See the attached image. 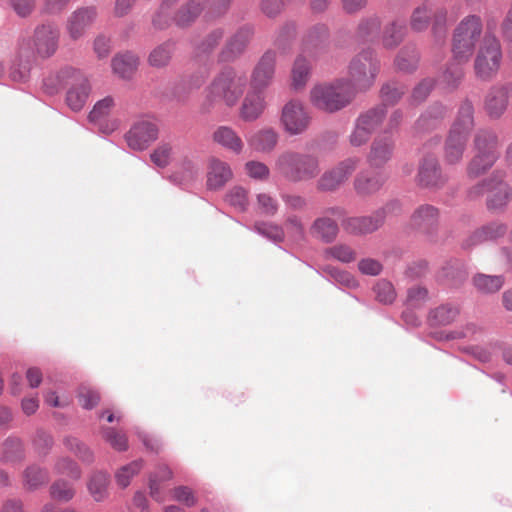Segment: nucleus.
Segmentation results:
<instances>
[{
	"mask_svg": "<svg viewBox=\"0 0 512 512\" xmlns=\"http://www.w3.org/2000/svg\"><path fill=\"white\" fill-rule=\"evenodd\" d=\"M68 84L70 87L66 92L65 102L72 111H80L92 90L91 83L84 74L72 67H66L44 80V86L51 94Z\"/></svg>",
	"mask_w": 512,
	"mask_h": 512,
	"instance_id": "nucleus-1",
	"label": "nucleus"
},
{
	"mask_svg": "<svg viewBox=\"0 0 512 512\" xmlns=\"http://www.w3.org/2000/svg\"><path fill=\"white\" fill-rule=\"evenodd\" d=\"M357 93L346 78L316 84L310 90V102L319 110L334 113L349 106Z\"/></svg>",
	"mask_w": 512,
	"mask_h": 512,
	"instance_id": "nucleus-2",
	"label": "nucleus"
},
{
	"mask_svg": "<svg viewBox=\"0 0 512 512\" xmlns=\"http://www.w3.org/2000/svg\"><path fill=\"white\" fill-rule=\"evenodd\" d=\"M380 61L372 49H364L357 53L347 68L348 80L358 94L370 89L380 72Z\"/></svg>",
	"mask_w": 512,
	"mask_h": 512,
	"instance_id": "nucleus-3",
	"label": "nucleus"
},
{
	"mask_svg": "<svg viewBox=\"0 0 512 512\" xmlns=\"http://www.w3.org/2000/svg\"><path fill=\"white\" fill-rule=\"evenodd\" d=\"M276 168L281 176L292 182L312 179L319 171L318 161L315 157L296 153L280 155Z\"/></svg>",
	"mask_w": 512,
	"mask_h": 512,
	"instance_id": "nucleus-4",
	"label": "nucleus"
},
{
	"mask_svg": "<svg viewBox=\"0 0 512 512\" xmlns=\"http://www.w3.org/2000/svg\"><path fill=\"white\" fill-rule=\"evenodd\" d=\"M246 82L245 73L233 68H226L213 81L210 93L226 105L233 106L243 95Z\"/></svg>",
	"mask_w": 512,
	"mask_h": 512,
	"instance_id": "nucleus-5",
	"label": "nucleus"
},
{
	"mask_svg": "<svg viewBox=\"0 0 512 512\" xmlns=\"http://www.w3.org/2000/svg\"><path fill=\"white\" fill-rule=\"evenodd\" d=\"M481 31L482 24L478 16H468L460 22L453 39V54L456 60L466 62L470 58Z\"/></svg>",
	"mask_w": 512,
	"mask_h": 512,
	"instance_id": "nucleus-6",
	"label": "nucleus"
},
{
	"mask_svg": "<svg viewBox=\"0 0 512 512\" xmlns=\"http://www.w3.org/2000/svg\"><path fill=\"white\" fill-rule=\"evenodd\" d=\"M501 60L502 51L499 40L495 36L487 34L481 42L475 59L476 76L482 80H490L497 74Z\"/></svg>",
	"mask_w": 512,
	"mask_h": 512,
	"instance_id": "nucleus-7",
	"label": "nucleus"
},
{
	"mask_svg": "<svg viewBox=\"0 0 512 512\" xmlns=\"http://www.w3.org/2000/svg\"><path fill=\"white\" fill-rule=\"evenodd\" d=\"M59 30L52 24H44L35 29L32 40L20 46L21 55L29 54L31 46L33 53L41 57H49L55 53L58 47Z\"/></svg>",
	"mask_w": 512,
	"mask_h": 512,
	"instance_id": "nucleus-8",
	"label": "nucleus"
},
{
	"mask_svg": "<svg viewBox=\"0 0 512 512\" xmlns=\"http://www.w3.org/2000/svg\"><path fill=\"white\" fill-rule=\"evenodd\" d=\"M477 155L468 165V175L477 177L485 173L497 160V141L488 133L476 137Z\"/></svg>",
	"mask_w": 512,
	"mask_h": 512,
	"instance_id": "nucleus-9",
	"label": "nucleus"
},
{
	"mask_svg": "<svg viewBox=\"0 0 512 512\" xmlns=\"http://www.w3.org/2000/svg\"><path fill=\"white\" fill-rule=\"evenodd\" d=\"M484 192L488 193L487 206L491 211L504 208L511 200V189L509 185L501 179H492L487 183L472 187L469 191V196L470 198H476Z\"/></svg>",
	"mask_w": 512,
	"mask_h": 512,
	"instance_id": "nucleus-10",
	"label": "nucleus"
},
{
	"mask_svg": "<svg viewBox=\"0 0 512 512\" xmlns=\"http://www.w3.org/2000/svg\"><path fill=\"white\" fill-rule=\"evenodd\" d=\"M397 204H388L368 216L349 217L344 223V230L350 235H365L375 232L379 229L388 213H390Z\"/></svg>",
	"mask_w": 512,
	"mask_h": 512,
	"instance_id": "nucleus-11",
	"label": "nucleus"
},
{
	"mask_svg": "<svg viewBox=\"0 0 512 512\" xmlns=\"http://www.w3.org/2000/svg\"><path fill=\"white\" fill-rule=\"evenodd\" d=\"M359 160L357 158H347L337 166L327 170L318 179L316 187L321 192H333L353 175Z\"/></svg>",
	"mask_w": 512,
	"mask_h": 512,
	"instance_id": "nucleus-12",
	"label": "nucleus"
},
{
	"mask_svg": "<svg viewBox=\"0 0 512 512\" xmlns=\"http://www.w3.org/2000/svg\"><path fill=\"white\" fill-rule=\"evenodd\" d=\"M280 122L285 128H307L313 124V118L302 101L293 99L282 107Z\"/></svg>",
	"mask_w": 512,
	"mask_h": 512,
	"instance_id": "nucleus-13",
	"label": "nucleus"
},
{
	"mask_svg": "<svg viewBox=\"0 0 512 512\" xmlns=\"http://www.w3.org/2000/svg\"><path fill=\"white\" fill-rule=\"evenodd\" d=\"M432 18L435 21L434 32L436 33L446 20V12L442 9H435L432 4L425 2L413 10L410 27L417 32L423 31L428 28Z\"/></svg>",
	"mask_w": 512,
	"mask_h": 512,
	"instance_id": "nucleus-14",
	"label": "nucleus"
},
{
	"mask_svg": "<svg viewBox=\"0 0 512 512\" xmlns=\"http://www.w3.org/2000/svg\"><path fill=\"white\" fill-rule=\"evenodd\" d=\"M97 9L93 6L75 10L66 22V31L73 40L82 38L97 18Z\"/></svg>",
	"mask_w": 512,
	"mask_h": 512,
	"instance_id": "nucleus-15",
	"label": "nucleus"
},
{
	"mask_svg": "<svg viewBox=\"0 0 512 512\" xmlns=\"http://www.w3.org/2000/svg\"><path fill=\"white\" fill-rule=\"evenodd\" d=\"M276 66V53L265 52L254 67L250 86L253 89L264 91L273 81Z\"/></svg>",
	"mask_w": 512,
	"mask_h": 512,
	"instance_id": "nucleus-16",
	"label": "nucleus"
},
{
	"mask_svg": "<svg viewBox=\"0 0 512 512\" xmlns=\"http://www.w3.org/2000/svg\"><path fill=\"white\" fill-rule=\"evenodd\" d=\"M416 182L423 187H437L445 183V177L435 156L427 155L423 158Z\"/></svg>",
	"mask_w": 512,
	"mask_h": 512,
	"instance_id": "nucleus-17",
	"label": "nucleus"
},
{
	"mask_svg": "<svg viewBox=\"0 0 512 512\" xmlns=\"http://www.w3.org/2000/svg\"><path fill=\"white\" fill-rule=\"evenodd\" d=\"M511 96L512 84L492 88L485 100L487 114L491 118H499L506 110Z\"/></svg>",
	"mask_w": 512,
	"mask_h": 512,
	"instance_id": "nucleus-18",
	"label": "nucleus"
},
{
	"mask_svg": "<svg viewBox=\"0 0 512 512\" xmlns=\"http://www.w3.org/2000/svg\"><path fill=\"white\" fill-rule=\"evenodd\" d=\"M265 107L266 103L263 91L250 88L242 101L240 116L246 121H253L263 113Z\"/></svg>",
	"mask_w": 512,
	"mask_h": 512,
	"instance_id": "nucleus-19",
	"label": "nucleus"
},
{
	"mask_svg": "<svg viewBox=\"0 0 512 512\" xmlns=\"http://www.w3.org/2000/svg\"><path fill=\"white\" fill-rule=\"evenodd\" d=\"M393 150V141L387 131L382 132L375 137L371 145L369 162L374 166H382L389 161Z\"/></svg>",
	"mask_w": 512,
	"mask_h": 512,
	"instance_id": "nucleus-20",
	"label": "nucleus"
},
{
	"mask_svg": "<svg viewBox=\"0 0 512 512\" xmlns=\"http://www.w3.org/2000/svg\"><path fill=\"white\" fill-rule=\"evenodd\" d=\"M468 135L464 130H452L445 142V160L448 164H456L463 157Z\"/></svg>",
	"mask_w": 512,
	"mask_h": 512,
	"instance_id": "nucleus-21",
	"label": "nucleus"
},
{
	"mask_svg": "<svg viewBox=\"0 0 512 512\" xmlns=\"http://www.w3.org/2000/svg\"><path fill=\"white\" fill-rule=\"evenodd\" d=\"M139 57L132 52H123L116 54L111 60L113 73L122 79H131L137 71Z\"/></svg>",
	"mask_w": 512,
	"mask_h": 512,
	"instance_id": "nucleus-22",
	"label": "nucleus"
},
{
	"mask_svg": "<svg viewBox=\"0 0 512 512\" xmlns=\"http://www.w3.org/2000/svg\"><path fill=\"white\" fill-rule=\"evenodd\" d=\"M387 180V177L382 173L375 172H361L357 175L354 181L356 193L361 196H368L376 194Z\"/></svg>",
	"mask_w": 512,
	"mask_h": 512,
	"instance_id": "nucleus-23",
	"label": "nucleus"
},
{
	"mask_svg": "<svg viewBox=\"0 0 512 512\" xmlns=\"http://www.w3.org/2000/svg\"><path fill=\"white\" fill-rule=\"evenodd\" d=\"M109 474L105 471H95L87 478L86 488L93 500L97 503L104 502L109 495Z\"/></svg>",
	"mask_w": 512,
	"mask_h": 512,
	"instance_id": "nucleus-24",
	"label": "nucleus"
},
{
	"mask_svg": "<svg viewBox=\"0 0 512 512\" xmlns=\"http://www.w3.org/2000/svg\"><path fill=\"white\" fill-rule=\"evenodd\" d=\"M438 210L433 205H422L415 210L411 217V225L415 229L428 232L437 224Z\"/></svg>",
	"mask_w": 512,
	"mask_h": 512,
	"instance_id": "nucleus-25",
	"label": "nucleus"
},
{
	"mask_svg": "<svg viewBox=\"0 0 512 512\" xmlns=\"http://www.w3.org/2000/svg\"><path fill=\"white\" fill-rule=\"evenodd\" d=\"M232 177L233 173L228 164L214 159L211 161L210 171L207 174V186L210 189H219Z\"/></svg>",
	"mask_w": 512,
	"mask_h": 512,
	"instance_id": "nucleus-26",
	"label": "nucleus"
},
{
	"mask_svg": "<svg viewBox=\"0 0 512 512\" xmlns=\"http://www.w3.org/2000/svg\"><path fill=\"white\" fill-rule=\"evenodd\" d=\"M278 135L273 130H251L248 144L259 152H268L277 145Z\"/></svg>",
	"mask_w": 512,
	"mask_h": 512,
	"instance_id": "nucleus-27",
	"label": "nucleus"
},
{
	"mask_svg": "<svg viewBox=\"0 0 512 512\" xmlns=\"http://www.w3.org/2000/svg\"><path fill=\"white\" fill-rule=\"evenodd\" d=\"M157 138V130H128L125 134L127 145L138 151L148 148Z\"/></svg>",
	"mask_w": 512,
	"mask_h": 512,
	"instance_id": "nucleus-28",
	"label": "nucleus"
},
{
	"mask_svg": "<svg viewBox=\"0 0 512 512\" xmlns=\"http://www.w3.org/2000/svg\"><path fill=\"white\" fill-rule=\"evenodd\" d=\"M311 233L323 242L331 243L335 240L338 234V225L331 218H317L311 227Z\"/></svg>",
	"mask_w": 512,
	"mask_h": 512,
	"instance_id": "nucleus-29",
	"label": "nucleus"
},
{
	"mask_svg": "<svg viewBox=\"0 0 512 512\" xmlns=\"http://www.w3.org/2000/svg\"><path fill=\"white\" fill-rule=\"evenodd\" d=\"M505 233V227L502 224H489L472 233L464 242L465 248L478 245L481 242L497 238Z\"/></svg>",
	"mask_w": 512,
	"mask_h": 512,
	"instance_id": "nucleus-30",
	"label": "nucleus"
},
{
	"mask_svg": "<svg viewBox=\"0 0 512 512\" xmlns=\"http://www.w3.org/2000/svg\"><path fill=\"white\" fill-rule=\"evenodd\" d=\"M406 27L404 24L393 21L384 27L381 43L385 49H394L404 39Z\"/></svg>",
	"mask_w": 512,
	"mask_h": 512,
	"instance_id": "nucleus-31",
	"label": "nucleus"
},
{
	"mask_svg": "<svg viewBox=\"0 0 512 512\" xmlns=\"http://www.w3.org/2000/svg\"><path fill=\"white\" fill-rule=\"evenodd\" d=\"M387 111L384 105L372 107L357 118L356 128H373L383 124Z\"/></svg>",
	"mask_w": 512,
	"mask_h": 512,
	"instance_id": "nucleus-32",
	"label": "nucleus"
},
{
	"mask_svg": "<svg viewBox=\"0 0 512 512\" xmlns=\"http://www.w3.org/2000/svg\"><path fill=\"white\" fill-rule=\"evenodd\" d=\"M143 468L142 460H135L122 465L114 473V478L117 486L122 489H126L133 477L140 473Z\"/></svg>",
	"mask_w": 512,
	"mask_h": 512,
	"instance_id": "nucleus-33",
	"label": "nucleus"
},
{
	"mask_svg": "<svg viewBox=\"0 0 512 512\" xmlns=\"http://www.w3.org/2000/svg\"><path fill=\"white\" fill-rule=\"evenodd\" d=\"M174 52V43L167 41L156 46L148 56V63L155 68H162L169 64Z\"/></svg>",
	"mask_w": 512,
	"mask_h": 512,
	"instance_id": "nucleus-34",
	"label": "nucleus"
},
{
	"mask_svg": "<svg viewBox=\"0 0 512 512\" xmlns=\"http://www.w3.org/2000/svg\"><path fill=\"white\" fill-rule=\"evenodd\" d=\"M419 62V54L415 47L405 46L397 54L395 58V66L398 70L404 72L414 71Z\"/></svg>",
	"mask_w": 512,
	"mask_h": 512,
	"instance_id": "nucleus-35",
	"label": "nucleus"
},
{
	"mask_svg": "<svg viewBox=\"0 0 512 512\" xmlns=\"http://www.w3.org/2000/svg\"><path fill=\"white\" fill-rule=\"evenodd\" d=\"M115 107V99L112 96H106L98 100L89 112L88 119L91 124H100L105 120Z\"/></svg>",
	"mask_w": 512,
	"mask_h": 512,
	"instance_id": "nucleus-36",
	"label": "nucleus"
},
{
	"mask_svg": "<svg viewBox=\"0 0 512 512\" xmlns=\"http://www.w3.org/2000/svg\"><path fill=\"white\" fill-rule=\"evenodd\" d=\"M49 474L46 469L31 465L24 472V485L30 490H37L40 486L48 483Z\"/></svg>",
	"mask_w": 512,
	"mask_h": 512,
	"instance_id": "nucleus-37",
	"label": "nucleus"
},
{
	"mask_svg": "<svg viewBox=\"0 0 512 512\" xmlns=\"http://www.w3.org/2000/svg\"><path fill=\"white\" fill-rule=\"evenodd\" d=\"M309 75L310 65L308 61L302 56L297 57L292 68V87L295 90L303 88L309 79Z\"/></svg>",
	"mask_w": 512,
	"mask_h": 512,
	"instance_id": "nucleus-38",
	"label": "nucleus"
},
{
	"mask_svg": "<svg viewBox=\"0 0 512 512\" xmlns=\"http://www.w3.org/2000/svg\"><path fill=\"white\" fill-rule=\"evenodd\" d=\"M503 284L504 280L499 275L478 274L474 277V285L476 289L484 294L498 292Z\"/></svg>",
	"mask_w": 512,
	"mask_h": 512,
	"instance_id": "nucleus-39",
	"label": "nucleus"
},
{
	"mask_svg": "<svg viewBox=\"0 0 512 512\" xmlns=\"http://www.w3.org/2000/svg\"><path fill=\"white\" fill-rule=\"evenodd\" d=\"M172 472L167 466H161L158 473L151 475L149 479L150 496L153 500L162 503L165 498L161 492V482L171 478Z\"/></svg>",
	"mask_w": 512,
	"mask_h": 512,
	"instance_id": "nucleus-40",
	"label": "nucleus"
},
{
	"mask_svg": "<svg viewBox=\"0 0 512 512\" xmlns=\"http://www.w3.org/2000/svg\"><path fill=\"white\" fill-rule=\"evenodd\" d=\"M54 472L70 477L72 480H79L82 476V471L78 463L69 457H60L54 463Z\"/></svg>",
	"mask_w": 512,
	"mask_h": 512,
	"instance_id": "nucleus-41",
	"label": "nucleus"
},
{
	"mask_svg": "<svg viewBox=\"0 0 512 512\" xmlns=\"http://www.w3.org/2000/svg\"><path fill=\"white\" fill-rule=\"evenodd\" d=\"M380 25V19L376 16L362 19L358 25L357 36L363 41H371L378 35Z\"/></svg>",
	"mask_w": 512,
	"mask_h": 512,
	"instance_id": "nucleus-42",
	"label": "nucleus"
},
{
	"mask_svg": "<svg viewBox=\"0 0 512 512\" xmlns=\"http://www.w3.org/2000/svg\"><path fill=\"white\" fill-rule=\"evenodd\" d=\"M64 446L67 450L78 456L84 463L94 462V453L92 450L78 439L72 437L65 438Z\"/></svg>",
	"mask_w": 512,
	"mask_h": 512,
	"instance_id": "nucleus-43",
	"label": "nucleus"
},
{
	"mask_svg": "<svg viewBox=\"0 0 512 512\" xmlns=\"http://www.w3.org/2000/svg\"><path fill=\"white\" fill-rule=\"evenodd\" d=\"M74 495L75 490L70 482L59 480L50 486V496L56 501L68 503L73 499Z\"/></svg>",
	"mask_w": 512,
	"mask_h": 512,
	"instance_id": "nucleus-44",
	"label": "nucleus"
},
{
	"mask_svg": "<svg viewBox=\"0 0 512 512\" xmlns=\"http://www.w3.org/2000/svg\"><path fill=\"white\" fill-rule=\"evenodd\" d=\"M325 255L348 264L356 260V251L347 244H335L325 250Z\"/></svg>",
	"mask_w": 512,
	"mask_h": 512,
	"instance_id": "nucleus-45",
	"label": "nucleus"
},
{
	"mask_svg": "<svg viewBox=\"0 0 512 512\" xmlns=\"http://www.w3.org/2000/svg\"><path fill=\"white\" fill-rule=\"evenodd\" d=\"M214 141L236 153L240 152L242 148L241 139L234 130H217L214 133Z\"/></svg>",
	"mask_w": 512,
	"mask_h": 512,
	"instance_id": "nucleus-46",
	"label": "nucleus"
},
{
	"mask_svg": "<svg viewBox=\"0 0 512 512\" xmlns=\"http://www.w3.org/2000/svg\"><path fill=\"white\" fill-rule=\"evenodd\" d=\"M446 108L435 103L431 105L420 117L419 125L421 126H435L439 124V121L446 115Z\"/></svg>",
	"mask_w": 512,
	"mask_h": 512,
	"instance_id": "nucleus-47",
	"label": "nucleus"
},
{
	"mask_svg": "<svg viewBox=\"0 0 512 512\" xmlns=\"http://www.w3.org/2000/svg\"><path fill=\"white\" fill-rule=\"evenodd\" d=\"M102 433L104 440L116 451L124 452L127 450L128 442L124 432H118L113 428H104Z\"/></svg>",
	"mask_w": 512,
	"mask_h": 512,
	"instance_id": "nucleus-48",
	"label": "nucleus"
},
{
	"mask_svg": "<svg viewBox=\"0 0 512 512\" xmlns=\"http://www.w3.org/2000/svg\"><path fill=\"white\" fill-rule=\"evenodd\" d=\"M252 32L248 28L240 29L229 41L227 48L233 55L241 53L251 38Z\"/></svg>",
	"mask_w": 512,
	"mask_h": 512,
	"instance_id": "nucleus-49",
	"label": "nucleus"
},
{
	"mask_svg": "<svg viewBox=\"0 0 512 512\" xmlns=\"http://www.w3.org/2000/svg\"><path fill=\"white\" fill-rule=\"evenodd\" d=\"M458 313L457 307L444 304L434 310L433 318L438 325H449L456 319Z\"/></svg>",
	"mask_w": 512,
	"mask_h": 512,
	"instance_id": "nucleus-50",
	"label": "nucleus"
},
{
	"mask_svg": "<svg viewBox=\"0 0 512 512\" xmlns=\"http://www.w3.org/2000/svg\"><path fill=\"white\" fill-rule=\"evenodd\" d=\"M435 81L432 78H425L419 82L413 89L411 101L413 104H419L426 100L434 88Z\"/></svg>",
	"mask_w": 512,
	"mask_h": 512,
	"instance_id": "nucleus-51",
	"label": "nucleus"
},
{
	"mask_svg": "<svg viewBox=\"0 0 512 512\" xmlns=\"http://www.w3.org/2000/svg\"><path fill=\"white\" fill-rule=\"evenodd\" d=\"M376 299L382 303V304H391L395 296L393 285L386 281V280H380L374 287Z\"/></svg>",
	"mask_w": 512,
	"mask_h": 512,
	"instance_id": "nucleus-52",
	"label": "nucleus"
},
{
	"mask_svg": "<svg viewBox=\"0 0 512 512\" xmlns=\"http://www.w3.org/2000/svg\"><path fill=\"white\" fill-rule=\"evenodd\" d=\"M22 56L23 55L20 54V57ZM25 56H28V54H26ZM30 70L31 61L27 60L23 62L22 59L19 58L17 62H15L11 67L10 77L13 81H25L26 79H28L30 75Z\"/></svg>",
	"mask_w": 512,
	"mask_h": 512,
	"instance_id": "nucleus-53",
	"label": "nucleus"
},
{
	"mask_svg": "<svg viewBox=\"0 0 512 512\" xmlns=\"http://www.w3.org/2000/svg\"><path fill=\"white\" fill-rule=\"evenodd\" d=\"M460 63H452L443 73V82L448 88H455L463 77V71Z\"/></svg>",
	"mask_w": 512,
	"mask_h": 512,
	"instance_id": "nucleus-54",
	"label": "nucleus"
},
{
	"mask_svg": "<svg viewBox=\"0 0 512 512\" xmlns=\"http://www.w3.org/2000/svg\"><path fill=\"white\" fill-rule=\"evenodd\" d=\"M405 94V88L397 84H386L381 88V95L389 104L397 103Z\"/></svg>",
	"mask_w": 512,
	"mask_h": 512,
	"instance_id": "nucleus-55",
	"label": "nucleus"
},
{
	"mask_svg": "<svg viewBox=\"0 0 512 512\" xmlns=\"http://www.w3.org/2000/svg\"><path fill=\"white\" fill-rule=\"evenodd\" d=\"M473 107L470 103H464L458 112L456 128H469L473 125Z\"/></svg>",
	"mask_w": 512,
	"mask_h": 512,
	"instance_id": "nucleus-56",
	"label": "nucleus"
},
{
	"mask_svg": "<svg viewBox=\"0 0 512 512\" xmlns=\"http://www.w3.org/2000/svg\"><path fill=\"white\" fill-rule=\"evenodd\" d=\"M227 201L240 209H245L248 204L247 192L241 187H234L227 194Z\"/></svg>",
	"mask_w": 512,
	"mask_h": 512,
	"instance_id": "nucleus-57",
	"label": "nucleus"
},
{
	"mask_svg": "<svg viewBox=\"0 0 512 512\" xmlns=\"http://www.w3.org/2000/svg\"><path fill=\"white\" fill-rule=\"evenodd\" d=\"M358 269L361 274L376 276L381 273L382 265L375 259L365 258L359 261Z\"/></svg>",
	"mask_w": 512,
	"mask_h": 512,
	"instance_id": "nucleus-58",
	"label": "nucleus"
},
{
	"mask_svg": "<svg viewBox=\"0 0 512 512\" xmlns=\"http://www.w3.org/2000/svg\"><path fill=\"white\" fill-rule=\"evenodd\" d=\"M93 50L99 59L108 57L111 52V41L109 38L99 35L94 39Z\"/></svg>",
	"mask_w": 512,
	"mask_h": 512,
	"instance_id": "nucleus-59",
	"label": "nucleus"
},
{
	"mask_svg": "<svg viewBox=\"0 0 512 512\" xmlns=\"http://www.w3.org/2000/svg\"><path fill=\"white\" fill-rule=\"evenodd\" d=\"M79 401L83 408L92 409L98 403L99 395L92 389L83 387L79 393Z\"/></svg>",
	"mask_w": 512,
	"mask_h": 512,
	"instance_id": "nucleus-60",
	"label": "nucleus"
},
{
	"mask_svg": "<svg viewBox=\"0 0 512 512\" xmlns=\"http://www.w3.org/2000/svg\"><path fill=\"white\" fill-rule=\"evenodd\" d=\"M246 170L248 175L255 179H265L269 175L268 166L260 162H248L246 164Z\"/></svg>",
	"mask_w": 512,
	"mask_h": 512,
	"instance_id": "nucleus-61",
	"label": "nucleus"
},
{
	"mask_svg": "<svg viewBox=\"0 0 512 512\" xmlns=\"http://www.w3.org/2000/svg\"><path fill=\"white\" fill-rule=\"evenodd\" d=\"M151 161L156 166L163 168L169 165L170 161V148L168 146H161L151 155Z\"/></svg>",
	"mask_w": 512,
	"mask_h": 512,
	"instance_id": "nucleus-62",
	"label": "nucleus"
},
{
	"mask_svg": "<svg viewBox=\"0 0 512 512\" xmlns=\"http://www.w3.org/2000/svg\"><path fill=\"white\" fill-rule=\"evenodd\" d=\"M174 20L176 24L180 27H185L190 24L192 20V8L190 1H188L178 9L174 17Z\"/></svg>",
	"mask_w": 512,
	"mask_h": 512,
	"instance_id": "nucleus-63",
	"label": "nucleus"
},
{
	"mask_svg": "<svg viewBox=\"0 0 512 512\" xmlns=\"http://www.w3.org/2000/svg\"><path fill=\"white\" fill-rule=\"evenodd\" d=\"M258 205L261 211L267 215H274L278 210L277 202L268 194L258 195Z\"/></svg>",
	"mask_w": 512,
	"mask_h": 512,
	"instance_id": "nucleus-64",
	"label": "nucleus"
}]
</instances>
